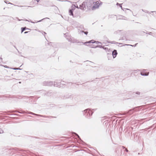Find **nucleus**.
<instances>
[{"mask_svg":"<svg viewBox=\"0 0 156 156\" xmlns=\"http://www.w3.org/2000/svg\"><path fill=\"white\" fill-rule=\"evenodd\" d=\"M119 44H122V43H119Z\"/></svg>","mask_w":156,"mask_h":156,"instance_id":"36","label":"nucleus"},{"mask_svg":"<svg viewBox=\"0 0 156 156\" xmlns=\"http://www.w3.org/2000/svg\"><path fill=\"white\" fill-rule=\"evenodd\" d=\"M47 83V86H51L52 85H53L54 83L53 82L47 81V83Z\"/></svg>","mask_w":156,"mask_h":156,"instance_id":"8","label":"nucleus"},{"mask_svg":"<svg viewBox=\"0 0 156 156\" xmlns=\"http://www.w3.org/2000/svg\"><path fill=\"white\" fill-rule=\"evenodd\" d=\"M79 27L81 29H84V27H83V25H80Z\"/></svg>","mask_w":156,"mask_h":156,"instance_id":"14","label":"nucleus"},{"mask_svg":"<svg viewBox=\"0 0 156 156\" xmlns=\"http://www.w3.org/2000/svg\"><path fill=\"white\" fill-rule=\"evenodd\" d=\"M124 45H127V46H134L133 45H130V44H125Z\"/></svg>","mask_w":156,"mask_h":156,"instance_id":"24","label":"nucleus"},{"mask_svg":"<svg viewBox=\"0 0 156 156\" xmlns=\"http://www.w3.org/2000/svg\"><path fill=\"white\" fill-rule=\"evenodd\" d=\"M83 112L87 113L88 115L89 114L90 116V115H92L93 112L91 111H90V110L89 109H86L83 111Z\"/></svg>","mask_w":156,"mask_h":156,"instance_id":"5","label":"nucleus"},{"mask_svg":"<svg viewBox=\"0 0 156 156\" xmlns=\"http://www.w3.org/2000/svg\"><path fill=\"white\" fill-rule=\"evenodd\" d=\"M140 92H136V94H140Z\"/></svg>","mask_w":156,"mask_h":156,"instance_id":"27","label":"nucleus"},{"mask_svg":"<svg viewBox=\"0 0 156 156\" xmlns=\"http://www.w3.org/2000/svg\"><path fill=\"white\" fill-rule=\"evenodd\" d=\"M140 74H141V75L143 76H147L148 75V73L147 74H146V73H141Z\"/></svg>","mask_w":156,"mask_h":156,"instance_id":"13","label":"nucleus"},{"mask_svg":"<svg viewBox=\"0 0 156 156\" xmlns=\"http://www.w3.org/2000/svg\"><path fill=\"white\" fill-rule=\"evenodd\" d=\"M81 32H83V33H84L86 35H87V34H88V32H87V31H86V32H84V31H81Z\"/></svg>","mask_w":156,"mask_h":156,"instance_id":"17","label":"nucleus"},{"mask_svg":"<svg viewBox=\"0 0 156 156\" xmlns=\"http://www.w3.org/2000/svg\"><path fill=\"white\" fill-rule=\"evenodd\" d=\"M14 70H21V69L19 68H12Z\"/></svg>","mask_w":156,"mask_h":156,"instance_id":"19","label":"nucleus"},{"mask_svg":"<svg viewBox=\"0 0 156 156\" xmlns=\"http://www.w3.org/2000/svg\"><path fill=\"white\" fill-rule=\"evenodd\" d=\"M66 1L67 2H69V1H68V0H66Z\"/></svg>","mask_w":156,"mask_h":156,"instance_id":"41","label":"nucleus"},{"mask_svg":"<svg viewBox=\"0 0 156 156\" xmlns=\"http://www.w3.org/2000/svg\"><path fill=\"white\" fill-rule=\"evenodd\" d=\"M28 32L26 31V32H24V33L25 34H27V33H28Z\"/></svg>","mask_w":156,"mask_h":156,"instance_id":"29","label":"nucleus"},{"mask_svg":"<svg viewBox=\"0 0 156 156\" xmlns=\"http://www.w3.org/2000/svg\"><path fill=\"white\" fill-rule=\"evenodd\" d=\"M120 39L122 40H126V41H127L128 40L126 37H125V38L122 37Z\"/></svg>","mask_w":156,"mask_h":156,"instance_id":"16","label":"nucleus"},{"mask_svg":"<svg viewBox=\"0 0 156 156\" xmlns=\"http://www.w3.org/2000/svg\"><path fill=\"white\" fill-rule=\"evenodd\" d=\"M115 44H118V42H116V43H115Z\"/></svg>","mask_w":156,"mask_h":156,"instance_id":"46","label":"nucleus"},{"mask_svg":"<svg viewBox=\"0 0 156 156\" xmlns=\"http://www.w3.org/2000/svg\"><path fill=\"white\" fill-rule=\"evenodd\" d=\"M0 59L2 61V58L1 57L0 58Z\"/></svg>","mask_w":156,"mask_h":156,"instance_id":"35","label":"nucleus"},{"mask_svg":"<svg viewBox=\"0 0 156 156\" xmlns=\"http://www.w3.org/2000/svg\"><path fill=\"white\" fill-rule=\"evenodd\" d=\"M64 36L66 38V39L70 42L72 43H79L78 41L73 37H71L69 36L68 33H66L64 34Z\"/></svg>","mask_w":156,"mask_h":156,"instance_id":"1","label":"nucleus"},{"mask_svg":"<svg viewBox=\"0 0 156 156\" xmlns=\"http://www.w3.org/2000/svg\"><path fill=\"white\" fill-rule=\"evenodd\" d=\"M18 20L19 21H20V20H19L18 19Z\"/></svg>","mask_w":156,"mask_h":156,"instance_id":"37","label":"nucleus"},{"mask_svg":"<svg viewBox=\"0 0 156 156\" xmlns=\"http://www.w3.org/2000/svg\"><path fill=\"white\" fill-rule=\"evenodd\" d=\"M45 19H48V18H45Z\"/></svg>","mask_w":156,"mask_h":156,"instance_id":"48","label":"nucleus"},{"mask_svg":"<svg viewBox=\"0 0 156 156\" xmlns=\"http://www.w3.org/2000/svg\"><path fill=\"white\" fill-rule=\"evenodd\" d=\"M27 29H28V30H30V29H28V28H27Z\"/></svg>","mask_w":156,"mask_h":156,"instance_id":"43","label":"nucleus"},{"mask_svg":"<svg viewBox=\"0 0 156 156\" xmlns=\"http://www.w3.org/2000/svg\"><path fill=\"white\" fill-rule=\"evenodd\" d=\"M145 12H147H147H147V11H145Z\"/></svg>","mask_w":156,"mask_h":156,"instance_id":"38","label":"nucleus"},{"mask_svg":"<svg viewBox=\"0 0 156 156\" xmlns=\"http://www.w3.org/2000/svg\"><path fill=\"white\" fill-rule=\"evenodd\" d=\"M74 133V134H75V135H76L77 136V137H78V138H79V139H80V136H79V135H78L77 134H76V133Z\"/></svg>","mask_w":156,"mask_h":156,"instance_id":"21","label":"nucleus"},{"mask_svg":"<svg viewBox=\"0 0 156 156\" xmlns=\"http://www.w3.org/2000/svg\"><path fill=\"white\" fill-rule=\"evenodd\" d=\"M122 148L124 149V148H125V147H124V146H122Z\"/></svg>","mask_w":156,"mask_h":156,"instance_id":"31","label":"nucleus"},{"mask_svg":"<svg viewBox=\"0 0 156 156\" xmlns=\"http://www.w3.org/2000/svg\"><path fill=\"white\" fill-rule=\"evenodd\" d=\"M5 3H7V1H5Z\"/></svg>","mask_w":156,"mask_h":156,"instance_id":"34","label":"nucleus"},{"mask_svg":"<svg viewBox=\"0 0 156 156\" xmlns=\"http://www.w3.org/2000/svg\"><path fill=\"white\" fill-rule=\"evenodd\" d=\"M53 85L54 86L58 87H62V84L65 85V84L64 83V81H61L60 82L58 80L55 81L53 82Z\"/></svg>","mask_w":156,"mask_h":156,"instance_id":"2","label":"nucleus"},{"mask_svg":"<svg viewBox=\"0 0 156 156\" xmlns=\"http://www.w3.org/2000/svg\"><path fill=\"white\" fill-rule=\"evenodd\" d=\"M113 42H114V41H112V43H114Z\"/></svg>","mask_w":156,"mask_h":156,"instance_id":"45","label":"nucleus"},{"mask_svg":"<svg viewBox=\"0 0 156 156\" xmlns=\"http://www.w3.org/2000/svg\"><path fill=\"white\" fill-rule=\"evenodd\" d=\"M151 32H150V34H151Z\"/></svg>","mask_w":156,"mask_h":156,"instance_id":"49","label":"nucleus"},{"mask_svg":"<svg viewBox=\"0 0 156 156\" xmlns=\"http://www.w3.org/2000/svg\"><path fill=\"white\" fill-rule=\"evenodd\" d=\"M39 1H40V0H37L36 1L37 2H38Z\"/></svg>","mask_w":156,"mask_h":156,"instance_id":"30","label":"nucleus"},{"mask_svg":"<svg viewBox=\"0 0 156 156\" xmlns=\"http://www.w3.org/2000/svg\"><path fill=\"white\" fill-rule=\"evenodd\" d=\"M119 4L118 3H116L117 5H119Z\"/></svg>","mask_w":156,"mask_h":156,"instance_id":"33","label":"nucleus"},{"mask_svg":"<svg viewBox=\"0 0 156 156\" xmlns=\"http://www.w3.org/2000/svg\"><path fill=\"white\" fill-rule=\"evenodd\" d=\"M37 0H34V1H32V2L33 3H35L36 2Z\"/></svg>","mask_w":156,"mask_h":156,"instance_id":"26","label":"nucleus"},{"mask_svg":"<svg viewBox=\"0 0 156 156\" xmlns=\"http://www.w3.org/2000/svg\"><path fill=\"white\" fill-rule=\"evenodd\" d=\"M15 5V6H18V7H31V6H23L18 5Z\"/></svg>","mask_w":156,"mask_h":156,"instance_id":"18","label":"nucleus"},{"mask_svg":"<svg viewBox=\"0 0 156 156\" xmlns=\"http://www.w3.org/2000/svg\"><path fill=\"white\" fill-rule=\"evenodd\" d=\"M4 67L6 68H8V67L6 66H5Z\"/></svg>","mask_w":156,"mask_h":156,"instance_id":"32","label":"nucleus"},{"mask_svg":"<svg viewBox=\"0 0 156 156\" xmlns=\"http://www.w3.org/2000/svg\"><path fill=\"white\" fill-rule=\"evenodd\" d=\"M121 4H119V6L121 8V9H122V6Z\"/></svg>","mask_w":156,"mask_h":156,"instance_id":"25","label":"nucleus"},{"mask_svg":"<svg viewBox=\"0 0 156 156\" xmlns=\"http://www.w3.org/2000/svg\"><path fill=\"white\" fill-rule=\"evenodd\" d=\"M76 7L77 8H79L81 9L85 10L86 9L85 2H83L82 4L80 5L79 8L78 6Z\"/></svg>","mask_w":156,"mask_h":156,"instance_id":"4","label":"nucleus"},{"mask_svg":"<svg viewBox=\"0 0 156 156\" xmlns=\"http://www.w3.org/2000/svg\"><path fill=\"white\" fill-rule=\"evenodd\" d=\"M26 29V27H22L21 28V33H22Z\"/></svg>","mask_w":156,"mask_h":156,"instance_id":"12","label":"nucleus"},{"mask_svg":"<svg viewBox=\"0 0 156 156\" xmlns=\"http://www.w3.org/2000/svg\"><path fill=\"white\" fill-rule=\"evenodd\" d=\"M96 43L97 44H98L99 43H100V44L101 43L100 42H99L98 41H95L94 40H91L89 41H88L85 42V43H83L84 44H87V43Z\"/></svg>","mask_w":156,"mask_h":156,"instance_id":"6","label":"nucleus"},{"mask_svg":"<svg viewBox=\"0 0 156 156\" xmlns=\"http://www.w3.org/2000/svg\"><path fill=\"white\" fill-rule=\"evenodd\" d=\"M125 151H126V152L128 151V150L126 148H125Z\"/></svg>","mask_w":156,"mask_h":156,"instance_id":"28","label":"nucleus"},{"mask_svg":"<svg viewBox=\"0 0 156 156\" xmlns=\"http://www.w3.org/2000/svg\"><path fill=\"white\" fill-rule=\"evenodd\" d=\"M9 3V4H12L11 3Z\"/></svg>","mask_w":156,"mask_h":156,"instance_id":"42","label":"nucleus"},{"mask_svg":"<svg viewBox=\"0 0 156 156\" xmlns=\"http://www.w3.org/2000/svg\"><path fill=\"white\" fill-rule=\"evenodd\" d=\"M26 21H28L29 22H30L31 23H35V22H34L32 21H28L27 20H26Z\"/></svg>","mask_w":156,"mask_h":156,"instance_id":"22","label":"nucleus"},{"mask_svg":"<svg viewBox=\"0 0 156 156\" xmlns=\"http://www.w3.org/2000/svg\"><path fill=\"white\" fill-rule=\"evenodd\" d=\"M27 113H28L29 114H32V115H37V116H43V117H45V116H43L40 115L36 114H35V113H33L32 112H28Z\"/></svg>","mask_w":156,"mask_h":156,"instance_id":"9","label":"nucleus"},{"mask_svg":"<svg viewBox=\"0 0 156 156\" xmlns=\"http://www.w3.org/2000/svg\"><path fill=\"white\" fill-rule=\"evenodd\" d=\"M122 19H123L124 20H126V19H124V18H122Z\"/></svg>","mask_w":156,"mask_h":156,"instance_id":"47","label":"nucleus"},{"mask_svg":"<svg viewBox=\"0 0 156 156\" xmlns=\"http://www.w3.org/2000/svg\"><path fill=\"white\" fill-rule=\"evenodd\" d=\"M100 1L94 2H93V6L92 7L93 10L98 8L100 5Z\"/></svg>","mask_w":156,"mask_h":156,"instance_id":"3","label":"nucleus"},{"mask_svg":"<svg viewBox=\"0 0 156 156\" xmlns=\"http://www.w3.org/2000/svg\"><path fill=\"white\" fill-rule=\"evenodd\" d=\"M48 94H47L48 95H49V94H48Z\"/></svg>","mask_w":156,"mask_h":156,"instance_id":"44","label":"nucleus"},{"mask_svg":"<svg viewBox=\"0 0 156 156\" xmlns=\"http://www.w3.org/2000/svg\"><path fill=\"white\" fill-rule=\"evenodd\" d=\"M3 133V131L1 129H0V134Z\"/></svg>","mask_w":156,"mask_h":156,"instance_id":"20","label":"nucleus"},{"mask_svg":"<svg viewBox=\"0 0 156 156\" xmlns=\"http://www.w3.org/2000/svg\"><path fill=\"white\" fill-rule=\"evenodd\" d=\"M133 109H132L131 110H130L129 111H133Z\"/></svg>","mask_w":156,"mask_h":156,"instance_id":"40","label":"nucleus"},{"mask_svg":"<svg viewBox=\"0 0 156 156\" xmlns=\"http://www.w3.org/2000/svg\"><path fill=\"white\" fill-rule=\"evenodd\" d=\"M98 47H99L100 48H104V49H106L107 48H104V47H103L101 45H97V46H96L94 48H98Z\"/></svg>","mask_w":156,"mask_h":156,"instance_id":"11","label":"nucleus"},{"mask_svg":"<svg viewBox=\"0 0 156 156\" xmlns=\"http://www.w3.org/2000/svg\"><path fill=\"white\" fill-rule=\"evenodd\" d=\"M117 54V51L116 50H114L112 52V55L113 58H115Z\"/></svg>","mask_w":156,"mask_h":156,"instance_id":"7","label":"nucleus"},{"mask_svg":"<svg viewBox=\"0 0 156 156\" xmlns=\"http://www.w3.org/2000/svg\"><path fill=\"white\" fill-rule=\"evenodd\" d=\"M44 19H42L41 20H39V21H37V22H36L35 23H37V22H41L42 20H44Z\"/></svg>","mask_w":156,"mask_h":156,"instance_id":"23","label":"nucleus"},{"mask_svg":"<svg viewBox=\"0 0 156 156\" xmlns=\"http://www.w3.org/2000/svg\"><path fill=\"white\" fill-rule=\"evenodd\" d=\"M43 33H44V34H46V33L45 32H43Z\"/></svg>","mask_w":156,"mask_h":156,"instance_id":"39","label":"nucleus"},{"mask_svg":"<svg viewBox=\"0 0 156 156\" xmlns=\"http://www.w3.org/2000/svg\"><path fill=\"white\" fill-rule=\"evenodd\" d=\"M19 83H21V82H19Z\"/></svg>","mask_w":156,"mask_h":156,"instance_id":"51","label":"nucleus"},{"mask_svg":"<svg viewBox=\"0 0 156 156\" xmlns=\"http://www.w3.org/2000/svg\"><path fill=\"white\" fill-rule=\"evenodd\" d=\"M73 10H74L73 9L69 10V14L70 15L72 16H73Z\"/></svg>","mask_w":156,"mask_h":156,"instance_id":"10","label":"nucleus"},{"mask_svg":"<svg viewBox=\"0 0 156 156\" xmlns=\"http://www.w3.org/2000/svg\"><path fill=\"white\" fill-rule=\"evenodd\" d=\"M47 83V81H45L43 82V84L44 85L47 86V83Z\"/></svg>","mask_w":156,"mask_h":156,"instance_id":"15","label":"nucleus"},{"mask_svg":"<svg viewBox=\"0 0 156 156\" xmlns=\"http://www.w3.org/2000/svg\"><path fill=\"white\" fill-rule=\"evenodd\" d=\"M136 44H136L135 45V46H136Z\"/></svg>","mask_w":156,"mask_h":156,"instance_id":"50","label":"nucleus"}]
</instances>
